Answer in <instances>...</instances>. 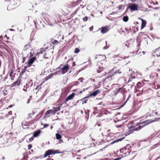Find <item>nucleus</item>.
<instances>
[{"instance_id": "obj_12", "label": "nucleus", "mask_w": 160, "mask_h": 160, "mask_svg": "<svg viewBox=\"0 0 160 160\" xmlns=\"http://www.w3.org/2000/svg\"><path fill=\"white\" fill-rule=\"evenodd\" d=\"M75 96V93L74 92L72 93L71 94L69 95L66 98L65 101L64 102L65 103H66L69 100L72 99Z\"/></svg>"}, {"instance_id": "obj_37", "label": "nucleus", "mask_w": 160, "mask_h": 160, "mask_svg": "<svg viewBox=\"0 0 160 160\" xmlns=\"http://www.w3.org/2000/svg\"><path fill=\"white\" fill-rule=\"evenodd\" d=\"M124 7V5H120L118 7V8L119 10H121L123 9Z\"/></svg>"}, {"instance_id": "obj_61", "label": "nucleus", "mask_w": 160, "mask_h": 160, "mask_svg": "<svg viewBox=\"0 0 160 160\" xmlns=\"http://www.w3.org/2000/svg\"><path fill=\"white\" fill-rule=\"evenodd\" d=\"M108 48V47L107 46H105L103 47V49H107Z\"/></svg>"}, {"instance_id": "obj_25", "label": "nucleus", "mask_w": 160, "mask_h": 160, "mask_svg": "<svg viewBox=\"0 0 160 160\" xmlns=\"http://www.w3.org/2000/svg\"><path fill=\"white\" fill-rule=\"evenodd\" d=\"M50 114V113L49 112V110H47L46 112L45 113V114L43 118H46L49 117V116H50L49 114Z\"/></svg>"}, {"instance_id": "obj_33", "label": "nucleus", "mask_w": 160, "mask_h": 160, "mask_svg": "<svg viewBox=\"0 0 160 160\" xmlns=\"http://www.w3.org/2000/svg\"><path fill=\"white\" fill-rule=\"evenodd\" d=\"M42 84L43 83L42 82L41 83H40L39 85L37 86L35 88V89L36 90H39V89H40L41 88V86H42Z\"/></svg>"}, {"instance_id": "obj_51", "label": "nucleus", "mask_w": 160, "mask_h": 160, "mask_svg": "<svg viewBox=\"0 0 160 160\" xmlns=\"http://www.w3.org/2000/svg\"><path fill=\"white\" fill-rule=\"evenodd\" d=\"M34 137L33 136L31 138H29V141L30 142L34 140Z\"/></svg>"}, {"instance_id": "obj_36", "label": "nucleus", "mask_w": 160, "mask_h": 160, "mask_svg": "<svg viewBox=\"0 0 160 160\" xmlns=\"http://www.w3.org/2000/svg\"><path fill=\"white\" fill-rule=\"evenodd\" d=\"M128 20V16H124L123 18V20L125 22H127Z\"/></svg>"}, {"instance_id": "obj_17", "label": "nucleus", "mask_w": 160, "mask_h": 160, "mask_svg": "<svg viewBox=\"0 0 160 160\" xmlns=\"http://www.w3.org/2000/svg\"><path fill=\"white\" fill-rule=\"evenodd\" d=\"M82 1H77L70 3V5L72 7L75 6L81 2Z\"/></svg>"}, {"instance_id": "obj_35", "label": "nucleus", "mask_w": 160, "mask_h": 160, "mask_svg": "<svg viewBox=\"0 0 160 160\" xmlns=\"http://www.w3.org/2000/svg\"><path fill=\"white\" fill-rule=\"evenodd\" d=\"M25 72V71L22 70L19 74V78H21L23 74Z\"/></svg>"}, {"instance_id": "obj_7", "label": "nucleus", "mask_w": 160, "mask_h": 160, "mask_svg": "<svg viewBox=\"0 0 160 160\" xmlns=\"http://www.w3.org/2000/svg\"><path fill=\"white\" fill-rule=\"evenodd\" d=\"M69 68V66L68 64L65 65L61 69L62 74H64L67 72Z\"/></svg>"}, {"instance_id": "obj_60", "label": "nucleus", "mask_w": 160, "mask_h": 160, "mask_svg": "<svg viewBox=\"0 0 160 160\" xmlns=\"http://www.w3.org/2000/svg\"><path fill=\"white\" fill-rule=\"evenodd\" d=\"M101 42V41H98L97 42H96V44L97 45V44H99V43H100Z\"/></svg>"}, {"instance_id": "obj_40", "label": "nucleus", "mask_w": 160, "mask_h": 160, "mask_svg": "<svg viewBox=\"0 0 160 160\" xmlns=\"http://www.w3.org/2000/svg\"><path fill=\"white\" fill-rule=\"evenodd\" d=\"M49 111L51 114H55L56 113L54 110L50 109L49 110Z\"/></svg>"}, {"instance_id": "obj_41", "label": "nucleus", "mask_w": 160, "mask_h": 160, "mask_svg": "<svg viewBox=\"0 0 160 160\" xmlns=\"http://www.w3.org/2000/svg\"><path fill=\"white\" fill-rule=\"evenodd\" d=\"M141 83L140 82H138L137 84V87L138 88H140L141 86Z\"/></svg>"}, {"instance_id": "obj_13", "label": "nucleus", "mask_w": 160, "mask_h": 160, "mask_svg": "<svg viewBox=\"0 0 160 160\" xmlns=\"http://www.w3.org/2000/svg\"><path fill=\"white\" fill-rule=\"evenodd\" d=\"M136 40L137 43V46L138 48V50H137V51H138L139 50L141 45V37L139 36L138 37L136 38Z\"/></svg>"}, {"instance_id": "obj_9", "label": "nucleus", "mask_w": 160, "mask_h": 160, "mask_svg": "<svg viewBox=\"0 0 160 160\" xmlns=\"http://www.w3.org/2000/svg\"><path fill=\"white\" fill-rule=\"evenodd\" d=\"M55 39L57 40H58V42H62L64 38V35H62L60 34H57L56 36H55Z\"/></svg>"}, {"instance_id": "obj_6", "label": "nucleus", "mask_w": 160, "mask_h": 160, "mask_svg": "<svg viewBox=\"0 0 160 160\" xmlns=\"http://www.w3.org/2000/svg\"><path fill=\"white\" fill-rule=\"evenodd\" d=\"M153 61V65L154 66H160V58L158 57H155Z\"/></svg>"}, {"instance_id": "obj_5", "label": "nucleus", "mask_w": 160, "mask_h": 160, "mask_svg": "<svg viewBox=\"0 0 160 160\" xmlns=\"http://www.w3.org/2000/svg\"><path fill=\"white\" fill-rule=\"evenodd\" d=\"M47 48H42L40 49L39 50H38V54H43L44 55H43V57L44 58L46 59H48V57L46 56L47 55V53L46 52V51Z\"/></svg>"}, {"instance_id": "obj_46", "label": "nucleus", "mask_w": 160, "mask_h": 160, "mask_svg": "<svg viewBox=\"0 0 160 160\" xmlns=\"http://www.w3.org/2000/svg\"><path fill=\"white\" fill-rule=\"evenodd\" d=\"M27 87H28V85H26V86H24V88H23V90H24V91L26 92L27 91Z\"/></svg>"}, {"instance_id": "obj_42", "label": "nucleus", "mask_w": 160, "mask_h": 160, "mask_svg": "<svg viewBox=\"0 0 160 160\" xmlns=\"http://www.w3.org/2000/svg\"><path fill=\"white\" fill-rule=\"evenodd\" d=\"M80 51L79 49L78 48H76L75 49L74 51V52L76 53H78Z\"/></svg>"}, {"instance_id": "obj_44", "label": "nucleus", "mask_w": 160, "mask_h": 160, "mask_svg": "<svg viewBox=\"0 0 160 160\" xmlns=\"http://www.w3.org/2000/svg\"><path fill=\"white\" fill-rule=\"evenodd\" d=\"M138 88H135V90H134L135 92H141V90H139V88H138Z\"/></svg>"}, {"instance_id": "obj_28", "label": "nucleus", "mask_w": 160, "mask_h": 160, "mask_svg": "<svg viewBox=\"0 0 160 160\" xmlns=\"http://www.w3.org/2000/svg\"><path fill=\"white\" fill-rule=\"evenodd\" d=\"M103 67H98L97 68V72L98 73H100L103 70Z\"/></svg>"}, {"instance_id": "obj_4", "label": "nucleus", "mask_w": 160, "mask_h": 160, "mask_svg": "<svg viewBox=\"0 0 160 160\" xmlns=\"http://www.w3.org/2000/svg\"><path fill=\"white\" fill-rule=\"evenodd\" d=\"M129 8L131 11H137L138 9V5L136 4L129 3L128 7L127 9Z\"/></svg>"}, {"instance_id": "obj_3", "label": "nucleus", "mask_w": 160, "mask_h": 160, "mask_svg": "<svg viewBox=\"0 0 160 160\" xmlns=\"http://www.w3.org/2000/svg\"><path fill=\"white\" fill-rule=\"evenodd\" d=\"M122 73L120 70H117L115 68H114L110 71L108 72V74L109 75V78H112V76L117 74H121Z\"/></svg>"}, {"instance_id": "obj_1", "label": "nucleus", "mask_w": 160, "mask_h": 160, "mask_svg": "<svg viewBox=\"0 0 160 160\" xmlns=\"http://www.w3.org/2000/svg\"><path fill=\"white\" fill-rule=\"evenodd\" d=\"M152 122L150 120H148L142 122L138 123L136 125H134L133 124L128 127V132L130 133H131L133 132V131H139L144 126L150 124Z\"/></svg>"}, {"instance_id": "obj_30", "label": "nucleus", "mask_w": 160, "mask_h": 160, "mask_svg": "<svg viewBox=\"0 0 160 160\" xmlns=\"http://www.w3.org/2000/svg\"><path fill=\"white\" fill-rule=\"evenodd\" d=\"M149 3L151 4L156 5L158 4L157 1H148Z\"/></svg>"}, {"instance_id": "obj_15", "label": "nucleus", "mask_w": 160, "mask_h": 160, "mask_svg": "<svg viewBox=\"0 0 160 160\" xmlns=\"http://www.w3.org/2000/svg\"><path fill=\"white\" fill-rule=\"evenodd\" d=\"M65 103V102H64L62 103H60L58 105V106L57 107H53V108L54 109V110L56 113V112L58 111H59L60 110V107H61L62 106L63 104Z\"/></svg>"}, {"instance_id": "obj_62", "label": "nucleus", "mask_w": 160, "mask_h": 160, "mask_svg": "<svg viewBox=\"0 0 160 160\" xmlns=\"http://www.w3.org/2000/svg\"><path fill=\"white\" fill-rule=\"evenodd\" d=\"M131 97V95L130 94H129L128 96V97L127 98V101L129 99V98H130Z\"/></svg>"}, {"instance_id": "obj_2", "label": "nucleus", "mask_w": 160, "mask_h": 160, "mask_svg": "<svg viewBox=\"0 0 160 160\" xmlns=\"http://www.w3.org/2000/svg\"><path fill=\"white\" fill-rule=\"evenodd\" d=\"M62 152H60L59 150H54V149H49L45 153L44 155V157H46L47 156L52 154H55L56 153H60Z\"/></svg>"}, {"instance_id": "obj_54", "label": "nucleus", "mask_w": 160, "mask_h": 160, "mask_svg": "<svg viewBox=\"0 0 160 160\" xmlns=\"http://www.w3.org/2000/svg\"><path fill=\"white\" fill-rule=\"evenodd\" d=\"M84 79L83 78H81L78 79L81 82H82Z\"/></svg>"}, {"instance_id": "obj_48", "label": "nucleus", "mask_w": 160, "mask_h": 160, "mask_svg": "<svg viewBox=\"0 0 160 160\" xmlns=\"http://www.w3.org/2000/svg\"><path fill=\"white\" fill-rule=\"evenodd\" d=\"M88 20V17L87 16H85L83 18V20L84 21H87Z\"/></svg>"}, {"instance_id": "obj_45", "label": "nucleus", "mask_w": 160, "mask_h": 160, "mask_svg": "<svg viewBox=\"0 0 160 160\" xmlns=\"http://www.w3.org/2000/svg\"><path fill=\"white\" fill-rule=\"evenodd\" d=\"M142 90L141 91V92H137V93L136 94V96H139V95H142Z\"/></svg>"}, {"instance_id": "obj_57", "label": "nucleus", "mask_w": 160, "mask_h": 160, "mask_svg": "<svg viewBox=\"0 0 160 160\" xmlns=\"http://www.w3.org/2000/svg\"><path fill=\"white\" fill-rule=\"evenodd\" d=\"M93 29V26H92L91 27H90L89 28V30L90 31H91Z\"/></svg>"}, {"instance_id": "obj_49", "label": "nucleus", "mask_w": 160, "mask_h": 160, "mask_svg": "<svg viewBox=\"0 0 160 160\" xmlns=\"http://www.w3.org/2000/svg\"><path fill=\"white\" fill-rule=\"evenodd\" d=\"M32 147V145L31 144H29L28 145V149L30 150Z\"/></svg>"}, {"instance_id": "obj_11", "label": "nucleus", "mask_w": 160, "mask_h": 160, "mask_svg": "<svg viewBox=\"0 0 160 160\" xmlns=\"http://www.w3.org/2000/svg\"><path fill=\"white\" fill-rule=\"evenodd\" d=\"M21 78L19 77L17 81L14 82L12 84V87H14L19 86L21 82Z\"/></svg>"}, {"instance_id": "obj_21", "label": "nucleus", "mask_w": 160, "mask_h": 160, "mask_svg": "<svg viewBox=\"0 0 160 160\" xmlns=\"http://www.w3.org/2000/svg\"><path fill=\"white\" fill-rule=\"evenodd\" d=\"M140 19L142 21V24L141 29H142L145 27L147 24V22L145 20L142 19Z\"/></svg>"}, {"instance_id": "obj_58", "label": "nucleus", "mask_w": 160, "mask_h": 160, "mask_svg": "<svg viewBox=\"0 0 160 160\" xmlns=\"http://www.w3.org/2000/svg\"><path fill=\"white\" fill-rule=\"evenodd\" d=\"M76 65V63L75 62H73L72 63V67Z\"/></svg>"}, {"instance_id": "obj_64", "label": "nucleus", "mask_w": 160, "mask_h": 160, "mask_svg": "<svg viewBox=\"0 0 160 160\" xmlns=\"http://www.w3.org/2000/svg\"><path fill=\"white\" fill-rule=\"evenodd\" d=\"M158 23L159 24H160V18H159L158 20Z\"/></svg>"}, {"instance_id": "obj_53", "label": "nucleus", "mask_w": 160, "mask_h": 160, "mask_svg": "<svg viewBox=\"0 0 160 160\" xmlns=\"http://www.w3.org/2000/svg\"><path fill=\"white\" fill-rule=\"evenodd\" d=\"M78 9H76V10L75 11L73 12V13L72 14H73L74 15H75V14H76V13H77V12L78 11Z\"/></svg>"}, {"instance_id": "obj_19", "label": "nucleus", "mask_w": 160, "mask_h": 160, "mask_svg": "<svg viewBox=\"0 0 160 160\" xmlns=\"http://www.w3.org/2000/svg\"><path fill=\"white\" fill-rule=\"evenodd\" d=\"M51 42L52 43L55 45H58V44H60V42H58V40H57L55 39H54L52 38L51 40Z\"/></svg>"}, {"instance_id": "obj_52", "label": "nucleus", "mask_w": 160, "mask_h": 160, "mask_svg": "<svg viewBox=\"0 0 160 160\" xmlns=\"http://www.w3.org/2000/svg\"><path fill=\"white\" fill-rule=\"evenodd\" d=\"M26 57H23L22 61V63H24L25 62V61H26Z\"/></svg>"}, {"instance_id": "obj_18", "label": "nucleus", "mask_w": 160, "mask_h": 160, "mask_svg": "<svg viewBox=\"0 0 160 160\" xmlns=\"http://www.w3.org/2000/svg\"><path fill=\"white\" fill-rule=\"evenodd\" d=\"M121 88L118 86H117L116 88L113 90V94L114 95H116L120 90Z\"/></svg>"}, {"instance_id": "obj_20", "label": "nucleus", "mask_w": 160, "mask_h": 160, "mask_svg": "<svg viewBox=\"0 0 160 160\" xmlns=\"http://www.w3.org/2000/svg\"><path fill=\"white\" fill-rule=\"evenodd\" d=\"M134 73H135L134 72L132 71H131L130 74V77L128 79V82L130 81H131L132 79H133V78H135V76L134 75Z\"/></svg>"}, {"instance_id": "obj_31", "label": "nucleus", "mask_w": 160, "mask_h": 160, "mask_svg": "<svg viewBox=\"0 0 160 160\" xmlns=\"http://www.w3.org/2000/svg\"><path fill=\"white\" fill-rule=\"evenodd\" d=\"M36 112H36V111H33L32 113H29L28 114V118H32V115H33L35 113H36Z\"/></svg>"}, {"instance_id": "obj_59", "label": "nucleus", "mask_w": 160, "mask_h": 160, "mask_svg": "<svg viewBox=\"0 0 160 160\" xmlns=\"http://www.w3.org/2000/svg\"><path fill=\"white\" fill-rule=\"evenodd\" d=\"M86 5V3H84V4H80V6H82V7H83L85 6Z\"/></svg>"}, {"instance_id": "obj_39", "label": "nucleus", "mask_w": 160, "mask_h": 160, "mask_svg": "<svg viewBox=\"0 0 160 160\" xmlns=\"http://www.w3.org/2000/svg\"><path fill=\"white\" fill-rule=\"evenodd\" d=\"M124 87L125 86L122 88H121L120 90H121V92H122V93H124L126 92V88H124Z\"/></svg>"}, {"instance_id": "obj_47", "label": "nucleus", "mask_w": 160, "mask_h": 160, "mask_svg": "<svg viewBox=\"0 0 160 160\" xmlns=\"http://www.w3.org/2000/svg\"><path fill=\"white\" fill-rule=\"evenodd\" d=\"M13 71L12 70V71H11V72L10 73V77L12 79H13L12 78V74H13Z\"/></svg>"}, {"instance_id": "obj_27", "label": "nucleus", "mask_w": 160, "mask_h": 160, "mask_svg": "<svg viewBox=\"0 0 160 160\" xmlns=\"http://www.w3.org/2000/svg\"><path fill=\"white\" fill-rule=\"evenodd\" d=\"M87 97H85L80 100L81 101L82 104H84L87 103V101L88 100L87 99Z\"/></svg>"}, {"instance_id": "obj_50", "label": "nucleus", "mask_w": 160, "mask_h": 160, "mask_svg": "<svg viewBox=\"0 0 160 160\" xmlns=\"http://www.w3.org/2000/svg\"><path fill=\"white\" fill-rule=\"evenodd\" d=\"M115 126L116 127L118 128L121 127L122 126V125L121 124H116Z\"/></svg>"}, {"instance_id": "obj_22", "label": "nucleus", "mask_w": 160, "mask_h": 160, "mask_svg": "<svg viewBox=\"0 0 160 160\" xmlns=\"http://www.w3.org/2000/svg\"><path fill=\"white\" fill-rule=\"evenodd\" d=\"M131 148V147L129 144H127L124 148H122L121 150V152H122L123 151H126V150L130 149Z\"/></svg>"}, {"instance_id": "obj_63", "label": "nucleus", "mask_w": 160, "mask_h": 160, "mask_svg": "<svg viewBox=\"0 0 160 160\" xmlns=\"http://www.w3.org/2000/svg\"><path fill=\"white\" fill-rule=\"evenodd\" d=\"M57 22H58V21H55H55H54V22L53 23H57Z\"/></svg>"}, {"instance_id": "obj_34", "label": "nucleus", "mask_w": 160, "mask_h": 160, "mask_svg": "<svg viewBox=\"0 0 160 160\" xmlns=\"http://www.w3.org/2000/svg\"><path fill=\"white\" fill-rule=\"evenodd\" d=\"M43 112V111H42L41 112H40L38 114V115H37L36 116V117H38L39 116L38 119L40 118L42 116V114Z\"/></svg>"}, {"instance_id": "obj_26", "label": "nucleus", "mask_w": 160, "mask_h": 160, "mask_svg": "<svg viewBox=\"0 0 160 160\" xmlns=\"http://www.w3.org/2000/svg\"><path fill=\"white\" fill-rule=\"evenodd\" d=\"M131 152L130 149L126 150V151H122V152L123 153V154L126 155H128L129 153Z\"/></svg>"}, {"instance_id": "obj_56", "label": "nucleus", "mask_w": 160, "mask_h": 160, "mask_svg": "<svg viewBox=\"0 0 160 160\" xmlns=\"http://www.w3.org/2000/svg\"><path fill=\"white\" fill-rule=\"evenodd\" d=\"M28 67V66H25L24 67V68L23 69V70L26 71V70L27 69Z\"/></svg>"}, {"instance_id": "obj_23", "label": "nucleus", "mask_w": 160, "mask_h": 160, "mask_svg": "<svg viewBox=\"0 0 160 160\" xmlns=\"http://www.w3.org/2000/svg\"><path fill=\"white\" fill-rule=\"evenodd\" d=\"M41 132V131L40 130H38V131L34 132L33 135L34 137L35 138L39 136Z\"/></svg>"}, {"instance_id": "obj_55", "label": "nucleus", "mask_w": 160, "mask_h": 160, "mask_svg": "<svg viewBox=\"0 0 160 160\" xmlns=\"http://www.w3.org/2000/svg\"><path fill=\"white\" fill-rule=\"evenodd\" d=\"M43 125L44 126V128H47L48 126H49V125L48 124H43Z\"/></svg>"}, {"instance_id": "obj_8", "label": "nucleus", "mask_w": 160, "mask_h": 160, "mask_svg": "<svg viewBox=\"0 0 160 160\" xmlns=\"http://www.w3.org/2000/svg\"><path fill=\"white\" fill-rule=\"evenodd\" d=\"M36 60V57H33L31 58L27 62V65L28 67H30L35 61Z\"/></svg>"}, {"instance_id": "obj_14", "label": "nucleus", "mask_w": 160, "mask_h": 160, "mask_svg": "<svg viewBox=\"0 0 160 160\" xmlns=\"http://www.w3.org/2000/svg\"><path fill=\"white\" fill-rule=\"evenodd\" d=\"M53 75L54 74L53 73H51L43 79V81L42 83H44L46 81L51 78L53 77Z\"/></svg>"}, {"instance_id": "obj_16", "label": "nucleus", "mask_w": 160, "mask_h": 160, "mask_svg": "<svg viewBox=\"0 0 160 160\" xmlns=\"http://www.w3.org/2000/svg\"><path fill=\"white\" fill-rule=\"evenodd\" d=\"M106 58V56L104 55H97V57H95V59H98V60L99 61H101L103 60H104Z\"/></svg>"}, {"instance_id": "obj_43", "label": "nucleus", "mask_w": 160, "mask_h": 160, "mask_svg": "<svg viewBox=\"0 0 160 160\" xmlns=\"http://www.w3.org/2000/svg\"><path fill=\"white\" fill-rule=\"evenodd\" d=\"M134 28H135L134 29L133 32H134L135 33L138 30V27H135Z\"/></svg>"}, {"instance_id": "obj_10", "label": "nucleus", "mask_w": 160, "mask_h": 160, "mask_svg": "<svg viewBox=\"0 0 160 160\" xmlns=\"http://www.w3.org/2000/svg\"><path fill=\"white\" fill-rule=\"evenodd\" d=\"M100 29L101 32L102 34H104L109 31V27L108 26H105L103 27H102Z\"/></svg>"}, {"instance_id": "obj_24", "label": "nucleus", "mask_w": 160, "mask_h": 160, "mask_svg": "<svg viewBox=\"0 0 160 160\" xmlns=\"http://www.w3.org/2000/svg\"><path fill=\"white\" fill-rule=\"evenodd\" d=\"M100 92L101 91L99 90H97L92 93L91 94V96H95L96 95H97L98 94L100 93Z\"/></svg>"}, {"instance_id": "obj_38", "label": "nucleus", "mask_w": 160, "mask_h": 160, "mask_svg": "<svg viewBox=\"0 0 160 160\" xmlns=\"http://www.w3.org/2000/svg\"><path fill=\"white\" fill-rule=\"evenodd\" d=\"M110 131V129L109 128H105L104 130V133L105 134L106 132H109Z\"/></svg>"}, {"instance_id": "obj_32", "label": "nucleus", "mask_w": 160, "mask_h": 160, "mask_svg": "<svg viewBox=\"0 0 160 160\" xmlns=\"http://www.w3.org/2000/svg\"><path fill=\"white\" fill-rule=\"evenodd\" d=\"M56 137L57 140L60 139L62 138V136L61 135L58 133H57L56 134Z\"/></svg>"}, {"instance_id": "obj_29", "label": "nucleus", "mask_w": 160, "mask_h": 160, "mask_svg": "<svg viewBox=\"0 0 160 160\" xmlns=\"http://www.w3.org/2000/svg\"><path fill=\"white\" fill-rule=\"evenodd\" d=\"M155 52L157 55L160 56V47L156 49Z\"/></svg>"}]
</instances>
